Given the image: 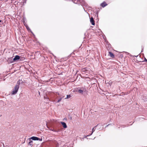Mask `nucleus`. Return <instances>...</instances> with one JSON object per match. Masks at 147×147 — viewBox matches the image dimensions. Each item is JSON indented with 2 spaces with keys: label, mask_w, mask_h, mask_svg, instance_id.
<instances>
[{
  "label": "nucleus",
  "mask_w": 147,
  "mask_h": 147,
  "mask_svg": "<svg viewBox=\"0 0 147 147\" xmlns=\"http://www.w3.org/2000/svg\"><path fill=\"white\" fill-rule=\"evenodd\" d=\"M71 96L70 94L69 95H67V97L65 98V99H67L68 98L70 97H71Z\"/></svg>",
  "instance_id": "nucleus-10"
},
{
  "label": "nucleus",
  "mask_w": 147,
  "mask_h": 147,
  "mask_svg": "<svg viewBox=\"0 0 147 147\" xmlns=\"http://www.w3.org/2000/svg\"><path fill=\"white\" fill-rule=\"evenodd\" d=\"M61 123L64 128H67V125H66V124L65 123V122H61Z\"/></svg>",
  "instance_id": "nucleus-8"
},
{
  "label": "nucleus",
  "mask_w": 147,
  "mask_h": 147,
  "mask_svg": "<svg viewBox=\"0 0 147 147\" xmlns=\"http://www.w3.org/2000/svg\"><path fill=\"white\" fill-rule=\"evenodd\" d=\"M90 21L92 25H95V21H94L93 17H91L90 18Z\"/></svg>",
  "instance_id": "nucleus-2"
},
{
  "label": "nucleus",
  "mask_w": 147,
  "mask_h": 147,
  "mask_svg": "<svg viewBox=\"0 0 147 147\" xmlns=\"http://www.w3.org/2000/svg\"><path fill=\"white\" fill-rule=\"evenodd\" d=\"M61 99H62V98H60V99H59V100H58V101H57V102H59L60 101H61Z\"/></svg>",
  "instance_id": "nucleus-12"
},
{
  "label": "nucleus",
  "mask_w": 147,
  "mask_h": 147,
  "mask_svg": "<svg viewBox=\"0 0 147 147\" xmlns=\"http://www.w3.org/2000/svg\"><path fill=\"white\" fill-rule=\"evenodd\" d=\"M107 5V3L105 2H103L102 3L100 4V6L102 7H104Z\"/></svg>",
  "instance_id": "nucleus-3"
},
{
  "label": "nucleus",
  "mask_w": 147,
  "mask_h": 147,
  "mask_svg": "<svg viewBox=\"0 0 147 147\" xmlns=\"http://www.w3.org/2000/svg\"><path fill=\"white\" fill-rule=\"evenodd\" d=\"M19 88V86L18 85H17L15 86L14 88L13 89L11 93L12 95H14L16 94L17 92L18 91V89Z\"/></svg>",
  "instance_id": "nucleus-1"
},
{
  "label": "nucleus",
  "mask_w": 147,
  "mask_h": 147,
  "mask_svg": "<svg viewBox=\"0 0 147 147\" xmlns=\"http://www.w3.org/2000/svg\"><path fill=\"white\" fill-rule=\"evenodd\" d=\"M32 143L33 142L32 140H30V141L29 142V144L30 145V146L32 145Z\"/></svg>",
  "instance_id": "nucleus-9"
},
{
  "label": "nucleus",
  "mask_w": 147,
  "mask_h": 147,
  "mask_svg": "<svg viewBox=\"0 0 147 147\" xmlns=\"http://www.w3.org/2000/svg\"><path fill=\"white\" fill-rule=\"evenodd\" d=\"M109 55L112 58H114L115 57L114 54L111 52L109 51Z\"/></svg>",
  "instance_id": "nucleus-4"
},
{
  "label": "nucleus",
  "mask_w": 147,
  "mask_h": 147,
  "mask_svg": "<svg viewBox=\"0 0 147 147\" xmlns=\"http://www.w3.org/2000/svg\"><path fill=\"white\" fill-rule=\"evenodd\" d=\"M144 61H146V62H147V59H146V58H144Z\"/></svg>",
  "instance_id": "nucleus-13"
},
{
  "label": "nucleus",
  "mask_w": 147,
  "mask_h": 147,
  "mask_svg": "<svg viewBox=\"0 0 147 147\" xmlns=\"http://www.w3.org/2000/svg\"><path fill=\"white\" fill-rule=\"evenodd\" d=\"M95 130V129H94V127H93L92 129V132L91 134H92V133Z\"/></svg>",
  "instance_id": "nucleus-11"
},
{
  "label": "nucleus",
  "mask_w": 147,
  "mask_h": 147,
  "mask_svg": "<svg viewBox=\"0 0 147 147\" xmlns=\"http://www.w3.org/2000/svg\"><path fill=\"white\" fill-rule=\"evenodd\" d=\"M77 89V90H76V92H78V93L82 94H83V90L78 89V88H77L76 89V90Z\"/></svg>",
  "instance_id": "nucleus-5"
},
{
  "label": "nucleus",
  "mask_w": 147,
  "mask_h": 147,
  "mask_svg": "<svg viewBox=\"0 0 147 147\" xmlns=\"http://www.w3.org/2000/svg\"><path fill=\"white\" fill-rule=\"evenodd\" d=\"M1 20H0V22H1Z\"/></svg>",
  "instance_id": "nucleus-14"
},
{
  "label": "nucleus",
  "mask_w": 147,
  "mask_h": 147,
  "mask_svg": "<svg viewBox=\"0 0 147 147\" xmlns=\"http://www.w3.org/2000/svg\"><path fill=\"white\" fill-rule=\"evenodd\" d=\"M20 57L18 55H16L15 57L13 59V61H16L17 60H18L20 59Z\"/></svg>",
  "instance_id": "nucleus-7"
},
{
  "label": "nucleus",
  "mask_w": 147,
  "mask_h": 147,
  "mask_svg": "<svg viewBox=\"0 0 147 147\" xmlns=\"http://www.w3.org/2000/svg\"><path fill=\"white\" fill-rule=\"evenodd\" d=\"M30 139H31L33 140H38L39 138L38 137H32L30 138Z\"/></svg>",
  "instance_id": "nucleus-6"
},
{
  "label": "nucleus",
  "mask_w": 147,
  "mask_h": 147,
  "mask_svg": "<svg viewBox=\"0 0 147 147\" xmlns=\"http://www.w3.org/2000/svg\"><path fill=\"white\" fill-rule=\"evenodd\" d=\"M53 131H54L53 130Z\"/></svg>",
  "instance_id": "nucleus-15"
}]
</instances>
